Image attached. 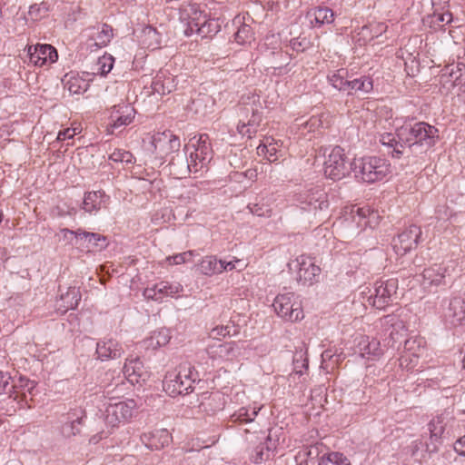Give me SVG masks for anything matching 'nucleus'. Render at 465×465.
Instances as JSON below:
<instances>
[{"label": "nucleus", "instance_id": "nucleus-1", "mask_svg": "<svg viewBox=\"0 0 465 465\" xmlns=\"http://www.w3.org/2000/svg\"><path fill=\"white\" fill-rule=\"evenodd\" d=\"M397 138L404 142L405 148L411 152L415 147L425 150L433 146L439 139V130L425 122H419L412 125L401 127L396 134Z\"/></svg>", "mask_w": 465, "mask_h": 465}, {"label": "nucleus", "instance_id": "nucleus-2", "mask_svg": "<svg viewBox=\"0 0 465 465\" xmlns=\"http://www.w3.org/2000/svg\"><path fill=\"white\" fill-rule=\"evenodd\" d=\"M352 165L354 177L368 183L381 181L391 173L390 163L377 156L354 159Z\"/></svg>", "mask_w": 465, "mask_h": 465}, {"label": "nucleus", "instance_id": "nucleus-3", "mask_svg": "<svg viewBox=\"0 0 465 465\" xmlns=\"http://www.w3.org/2000/svg\"><path fill=\"white\" fill-rule=\"evenodd\" d=\"M198 374L191 364H182L179 370L169 371L163 381V390L172 397L187 394L197 380Z\"/></svg>", "mask_w": 465, "mask_h": 465}, {"label": "nucleus", "instance_id": "nucleus-4", "mask_svg": "<svg viewBox=\"0 0 465 465\" xmlns=\"http://www.w3.org/2000/svg\"><path fill=\"white\" fill-rule=\"evenodd\" d=\"M398 280L388 279L377 281L373 286V290H369L368 293L364 291L363 305L371 306L378 310H382L393 302L397 298Z\"/></svg>", "mask_w": 465, "mask_h": 465}, {"label": "nucleus", "instance_id": "nucleus-5", "mask_svg": "<svg viewBox=\"0 0 465 465\" xmlns=\"http://www.w3.org/2000/svg\"><path fill=\"white\" fill-rule=\"evenodd\" d=\"M184 152L191 167L194 169V173L203 171L213 157L208 134H203L198 138L195 136L192 138L190 143L185 145Z\"/></svg>", "mask_w": 465, "mask_h": 465}, {"label": "nucleus", "instance_id": "nucleus-6", "mask_svg": "<svg viewBox=\"0 0 465 465\" xmlns=\"http://www.w3.org/2000/svg\"><path fill=\"white\" fill-rule=\"evenodd\" d=\"M139 407L140 404L134 399H111L104 410V421L112 428L117 427L120 423L128 421Z\"/></svg>", "mask_w": 465, "mask_h": 465}, {"label": "nucleus", "instance_id": "nucleus-7", "mask_svg": "<svg viewBox=\"0 0 465 465\" xmlns=\"http://www.w3.org/2000/svg\"><path fill=\"white\" fill-rule=\"evenodd\" d=\"M353 172L352 162H350L340 146L332 148L324 162V173L331 180H341Z\"/></svg>", "mask_w": 465, "mask_h": 465}, {"label": "nucleus", "instance_id": "nucleus-8", "mask_svg": "<svg viewBox=\"0 0 465 465\" xmlns=\"http://www.w3.org/2000/svg\"><path fill=\"white\" fill-rule=\"evenodd\" d=\"M35 388V382L25 378H20L18 384H10V392L5 399L8 401L7 407L2 406L1 410L7 415H13L18 408L27 404V394L33 395Z\"/></svg>", "mask_w": 465, "mask_h": 465}, {"label": "nucleus", "instance_id": "nucleus-9", "mask_svg": "<svg viewBox=\"0 0 465 465\" xmlns=\"http://www.w3.org/2000/svg\"><path fill=\"white\" fill-rule=\"evenodd\" d=\"M291 271L296 272V281L302 285H312L316 282L321 273V268L315 264L314 259L301 255L288 263Z\"/></svg>", "mask_w": 465, "mask_h": 465}, {"label": "nucleus", "instance_id": "nucleus-10", "mask_svg": "<svg viewBox=\"0 0 465 465\" xmlns=\"http://www.w3.org/2000/svg\"><path fill=\"white\" fill-rule=\"evenodd\" d=\"M276 313L289 322H297L303 318L301 303L296 300L293 292L279 294L272 304Z\"/></svg>", "mask_w": 465, "mask_h": 465}, {"label": "nucleus", "instance_id": "nucleus-11", "mask_svg": "<svg viewBox=\"0 0 465 465\" xmlns=\"http://www.w3.org/2000/svg\"><path fill=\"white\" fill-rule=\"evenodd\" d=\"M238 114L240 116L237 124L238 134L242 137L252 138L256 134L262 121L258 106L255 104L240 105Z\"/></svg>", "mask_w": 465, "mask_h": 465}, {"label": "nucleus", "instance_id": "nucleus-12", "mask_svg": "<svg viewBox=\"0 0 465 465\" xmlns=\"http://www.w3.org/2000/svg\"><path fill=\"white\" fill-rule=\"evenodd\" d=\"M60 232L64 238H67V234L74 236V245L86 252H96L106 247V238L99 233L88 232L82 229L73 231L67 228L61 229Z\"/></svg>", "mask_w": 465, "mask_h": 465}, {"label": "nucleus", "instance_id": "nucleus-13", "mask_svg": "<svg viewBox=\"0 0 465 465\" xmlns=\"http://www.w3.org/2000/svg\"><path fill=\"white\" fill-rule=\"evenodd\" d=\"M297 201L302 210L313 213L314 216L329 207L327 193L320 187L312 188L300 193Z\"/></svg>", "mask_w": 465, "mask_h": 465}, {"label": "nucleus", "instance_id": "nucleus-14", "mask_svg": "<svg viewBox=\"0 0 465 465\" xmlns=\"http://www.w3.org/2000/svg\"><path fill=\"white\" fill-rule=\"evenodd\" d=\"M441 317L448 328L465 325V300L458 296L445 300Z\"/></svg>", "mask_w": 465, "mask_h": 465}, {"label": "nucleus", "instance_id": "nucleus-15", "mask_svg": "<svg viewBox=\"0 0 465 465\" xmlns=\"http://www.w3.org/2000/svg\"><path fill=\"white\" fill-rule=\"evenodd\" d=\"M135 115L134 108L129 104H120L111 107L109 122L106 126L109 134L121 132L122 129L130 124Z\"/></svg>", "mask_w": 465, "mask_h": 465}, {"label": "nucleus", "instance_id": "nucleus-16", "mask_svg": "<svg viewBox=\"0 0 465 465\" xmlns=\"http://www.w3.org/2000/svg\"><path fill=\"white\" fill-rule=\"evenodd\" d=\"M151 151L156 156L163 158L164 156L179 151L181 141L178 136L170 131L157 133L152 136L150 143Z\"/></svg>", "mask_w": 465, "mask_h": 465}, {"label": "nucleus", "instance_id": "nucleus-17", "mask_svg": "<svg viewBox=\"0 0 465 465\" xmlns=\"http://www.w3.org/2000/svg\"><path fill=\"white\" fill-rule=\"evenodd\" d=\"M183 292V286L178 282L161 281L153 287L143 290V295L147 300L162 302L164 297L178 298Z\"/></svg>", "mask_w": 465, "mask_h": 465}, {"label": "nucleus", "instance_id": "nucleus-18", "mask_svg": "<svg viewBox=\"0 0 465 465\" xmlns=\"http://www.w3.org/2000/svg\"><path fill=\"white\" fill-rule=\"evenodd\" d=\"M421 236V230L417 225H411L394 240L393 248L398 254L403 255L415 248Z\"/></svg>", "mask_w": 465, "mask_h": 465}, {"label": "nucleus", "instance_id": "nucleus-19", "mask_svg": "<svg viewBox=\"0 0 465 465\" xmlns=\"http://www.w3.org/2000/svg\"><path fill=\"white\" fill-rule=\"evenodd\" d=\"M206 353L213 361H232L241 354V348L234 341L213 343L206 348Z\"/></svg>", "mask_w": 465, "mask_h": 465}, {"label": "nucleus", "instance_id": "nucleus-20", "mask_svg": "<svg viewBox=\"0 0 465 465\" xmlns=\"http://www.w3.org/2000/svg\"><path fill=\"white\" fill-rule=\"evenodd\" d=\"M27 54L30 63L36 66L53 64L58 58L57 51L52 45L46 44L28 46Z\"/></svg>", "mask_w": 465, "mask_h": 465}, {"label": "nucleus", "instance_id": "nucleus-21", "mask_svg": "<svg viewBox=\"0 0 465 465\" xmlns=\"http://www.w3.org/2000/svg\"><path fill=\"white\" fill-rule=\"evenodd\" d=\"M205 16L206 15L203 14L197 4L183 5L180 7V19L187 25L184 34L187 36L193 35L194 27L204 21Z\"/></svg>", "mask_w": 465, "mask_h": 465}, {"label": "nucleus", "instance_id": "nucleus-22", "mask_svg": "<svg viewBox=\"0 0 465 465\" xmlns=\"http://www.w3.org/2000/svg\"><path fill=\"white\" fill-rule=\"evenodd\" d=\"M87 45L91 51L93 48L105 47L112 40L114 32L112 26L107 24L97 25L87 29Z\"/></svg>", "mask_w": 465, "mask_h": 465}, {"label": "nucleus", "instance_id": "nucleus-23", "mask_svg": "<svg viewBox=\"0 0 465 465\" xmlns=\"http://www.w3.org/2000/svg\"><path fill=\"white\" fill-rule=\"evenodd\" d=\"M123 353V346L116 340L110 338L104 339L97 342L96 354L102 361L118 359Z\"/></svg>", "mask_w": 465, "mask_h": 465}, {"label": "nucleus", "instance_id": "nucleus-24", "mask_svg": "<svg viewBox=\"0 0 465 465\" xmlns=\"http://www.w3.org/2000/svg\"><path fill=\"white\" fill-rule=\"evenodd\" d=\"M141 440L150 450H160L171 442L172 436L166 429H159L143 433Z\"/></svg>", "mask_w": 465, "mask_h": 465}, {"label": "nucleus", "instance_id": "nucleus-25", "mask_svg": "<svg viewBox=\"0 0 465 465\" xmlns=\"http://www.w3.org/2000/svg\"><path fill=\"white\" fill-rule=\"evenodd\" d=\"M358 351L361 357L375 360L383 353L380 341L375 338L361 336L357 344Z\"/></svg>", "mask_w": 465, "mask_h": 465}, {"label": "nucleus", "instance_id": "nucleus-26", "mask_svg": "<svg viewBox=\"0 0 465 465\" xmlns=\"http://www.w3.org/2000/svg\"><path fill=\"white\" fill-rule=\"evenodd\" d=\"M123 373L124 378L133 385L138 383L141 379L143 381L145 380L143 365L138 357L126 359L123 368Z\"/></svg>", "mask_w": 465, "mask_h": 465}, {"label": "nucleus", "instance_id": "nucleus-27", "mask_svg": "<svg viewBox=\"0 0 465 465\" xmlns=\"http://www.w3.org/2000/svg\"><path fill=\"white\" fill-rule=\"evenodd\" d=\"M314 27L331 25L334 21V12L328 6H316L310 9L306 15Z\"/></svg>", "mask_w": 465, "mask_h": 465}, {"label": "nucleus", "instance_id": "nucleus-28", "mask_svg": "<svg viewBox=\"0 0 465 465\" xmlns=\"http://www.w3.org/2000/svg\"><path fill=\"white\" fill-rule=\"evenodd\" d=\"M282 147V143L272 137H267L264 139V142L257 147V153L259 155L265 156L269 162L274 163L283 155Z\"/></svg>", "mask_w": 465, "mask_h": 465}, {"label": "nucleus", "instance_id": "nucleus-29", "mask_svg": "<svg viewBox=\"0 0 465 465\" xmlns=\"http://www.w3.org/2000/svg\"><path fill=\"white\" fill-rule=\"evenodd\" d=\"M108 196L103 191L88 192L84 197L83 209L90 214H95L106 204Z\"/></svg>", "mask_w": 465, "mask_h": 465}, {"label": "nucleus", "instance_id": "nucleus-30", "mask_svg": "<svg viewBox=\"0 0 465 465\" xmlns=\"http://www.w3.org/2000/svg\"><path fill=\"white\" fill-rule=\"evenodd\" d=\"M350 216L352 222L358 226H372L377 222L379 215L376 212L371 211L369 207H351Z\"/></svg>", "mask_w": 465, "mask_h": 465}, {"label": "nucleus", "instance_id": "nucleus-31", "mask_svg": "<svg viewBox=\"0 0 465 465\" xmlns=\"http://www.w3.org/2000/svg\"><path fill=\"white\" fill-rule=\"evenodd\" d=\"M422 341L420 339L411 338L407 339L404 341V354L400 358V366L401 368H409V363H406L410 355H412L414 358L419 359L420 356L424 351V347L422 345Z\"/></svg>", "mask_w": 465, "mask_h": 465}, {"label": "nucleus", "instance_id": "nucleus-32", "mask_svg": "<svg viewBox=\"0 0 465 465\" xmlns=\"http://www.w3.org/2000/svg\"><path fill=\"white\" fill-rule=\"evenodd\" d=\"M450 275L449 266L444 264H434L430 268L424 269L422 276L429 284L440 285L444 283V279Z\"/></svg>", "mask_w": 465, "mask_h": 465}, {"label": "nucleus", "instance_id": "nucleus-33", "mask_svg": "<svg viewBox=\"0 0 465 465\" xmlns=\"http://www.w3.org/2000/svg\"><path fill=\"white\" fill-rule=\"evenodd\" d=\"M170 165L173 174L177 178H185L191 173H194V169L191 167L188 157L185 154H177L172 157Z\"/></svg>", "mask_w": 465, "mask_h": 465}, {"label": "nucleus", "instance_id": "nucleus-34", "mask_svg": "<svg viewBox=\"0 0 465 465\" xmlns=\"http://www.w3.org/2000/svg\"><path fill=\"white\" fill-rule=\"evenodd\" d=\"M170 339V331L168 329H160L153 331L147 339L143 341V344L145 349L156 350L166 345Z\"/></svg>", "mask_w": 465, "mask_h": 465}, {"label": "nucleus", "instance_id": "nucleus-35", "mask_svg": "<svg viewBox=\"0 0 465 465\" xmlns=\"http://www.w3.org/2000/svg\"><path fill=\"white\" fill-rule=\"evenodd\" d=\"M60 301L62 304L59 305V309H62L64 312L75 309L81 301L79 289L76 287H69L65 293L61 294Z\"/></svg>", "mask_w": 465, "mask_h": 465}, {"label": "nucleus", "instance_id": "nucleus-36", "mask_svg": "<svg viewBox=\"0 0 465 465\" xmlns=\"http://www.w3.org/2000/svg\"><path fill=\"white\" fill-rule=\"evenodd\" d=\"M222 263L213 255L203 257L198 264L200 272L206 276H213L221 273Z\"/></svg>", "mask_w": 465, "mask_h": 465}, {"label": "nucleus", "instance_id": "nucleus-37", "mask_svg": "<svg viewBox=\"0 0 465 465\" xmlns=\"http://www.w3.org/2000/svg\"><path fill=\"white\" fill-rule=\"evenodd\" d=\"M447 417L444 414L438 415L432 419L429 424L428 429L430 431V440L438 444L440 439L444 432L445 426L447 424Z\"/></svg>", "mask_w": 465, "mask_h": 465}, {"label": "nucleus", "instance_id": "nucleus-38", "mask_svg": "<svg viewBox=\"0 0 465 465\" xmlns=\"http://www.w3.org/2000/svg\"><path fill=\"white\" fill-rule=\"evenodd\" d=\"M411 450L412 456L424 459L426 454H431L438 450V444L431 440L423 442L421 440H418L411 442Z\"/></svg>", "mask_w": 465, "mask_h": 465}, {"label": "nucleus", "instance_id": "nucleus-39", "mask_svg": "<svg viewBox=\"0 0 465 465\" xmlns=\"http://www.w3.org/2000/svg\"><path fill=\"white\" fill-rule=\"evenodd\" d=\"M83 414V411H79ZM84 415H77L76 413H69L68 420L62 426V433L65 437H72L80 432V426L82 424Z\"/></svg>", "mask_w": 465, "mask_h": 465}, {"label": "nucleus", "instance_id": "nucleus-40", "mask_svg": "<svg viewBox=\"0 0 465 465\" xmlns=\"http://www.w3.org/2000/svg\"><path fill=\"white\" fill-rule=\"evenodd\" d=\"M380 142L388 147H391L393 150L391 154L393 157L400 158L401 155L403 154L405 144L404 142L401 141L399 138L396 139L395 134H383L381 135Z\"/></svg>", "mask_w": 465, "mask_h": 465}, {"label": "nucleus", "instance_id": "nucleus-41", "mask_svg": "<svg viewBox=\"0 0 465 465\" xmlns=\"http://www.w3.org/2000/svg\"><path fill=\"white\" fill-rule=\"evenodd\" d=\"M261 407H252L251 409L242 407L234 412L231 419L233 422L248 423L252 422L257 416Z\"/></svg>", "mask_w": 465, "mask_h": 465}, {"label": "nucleus", "instance_id": "nucleus-42", "mask_svg": "<svg viewBox=\"0 0 465 465\" xmlns=\"http://www.w3.org/2000/svg\"><path fill=\"white\" fill-rule=\"evenodd\" d=\"M347 72L344 69H340L328 75L329 83L337 90L347 92L350 83L346 79Z\"/></svg>", "mask_w": 465, "mask_h": 465}, {"label": "nucleus", "instance_id": "nucleus-43", "mask_svg": "<svg viewBox=\"0 0 465 465\" xmlns=\"http://www.w3.org/2000/svg\"><path fill=\"white\" fill-rule=\"evenodd\" d=\"M350 85L347 94H351L352 91L370 93L373 88L372 80L368 76H361L353 80H349Z\"/></svg>", "mask_w": 465, "mask_h": 465}, {"label": "nucleus", "instance_id": "nucleus-44", "mask_svg": "<svg viewBox=\"0 0 465 465\" xmlns=\"http://www.w3.org/2000/svg\"><path fill=\"white\" fill-rule=\"evenodd\" d=\"M218 27L219 25L214 20H207L205 16L204 21L194 27L193 34L196 33L202 38L210 37L218 32Z\"/></svg>", "mask_w": 465, "mask_h": 465}, {"label": "nucleus", "instance_id": "nucleus-45", "mask_svg": "<svg viewBox=\"0 0 465 465\" xmlns=\"http://www.w3.org/2000/svg\"><path fill=\"white\" fill-rule=\"evenodd\" d=\"M143 43L152 50L159 48L161 44L160 35L155 28L147 26L143 29Z\"/></svg>", "mask_w": 465, "mask_h": 465}, {"label": "nucleus", "instance_id": "nucleus-46", "mask_svg": "<svg viewBox=\"0 0 465 465\" xmlns=\"http://www.w3.org/2000/svg\"><path fill=\"white\" fill-rule=\"evenodd\" d=\"M152 88L154 93H157L161 95L169 94L173 88V79H163V74H157L152 83Z\"/></svg>", "mask_w": 465, "mask_h": 465}, {"label": "nucleus", "instance_id": "nucleus-47", "mask_svg": "<svg viewBox=\"0 0 465 465\" xmlns=\"http://www.w3.org/2000/svg\"><path fill=\"white\" fill-rule=\"evenodd\" d=\"M405 331V326L401 321L393 322L389 332L390 341L388 345L394 347L395 343L401 342V339L404 337Z\"/></svg>", "mask_w": 465, "mask_h": 465}, {"label": "nucleus", "instance_id": "nucleus-48", "mask_svg": "<svg viewBox=\"0 0 465 465\" xmlns=\"http://www.w3.org/2000/svg\"><path fill=\"white\" fill-rule=\"evenodd\" d=\"M318 465H351L343 454L331 452L321 458Z\"/></svg>", "mask_w": 465, "mask_h": 465}, {"label": "nucleus", "instance_id": "nucleus-49", "mask_svg": "<svg viewBox=\"0 0 465 465\" xmlns=\"http://www.w3.org/2000/svg\"><path fill=\"white\" fill-rule=\"evenodd\" d=\"M114 58L111 54H104L98 58L94 71L95 74L106 75L114 67Z\"/></svg>", "mask_w": 465, "mask_h": 465}, {"label": "nucleus", "instance_id": "nucleus-50", "mask_svg": "<svg viewBox=\"0 0 465 465\" xmlns=\"http://www.w3.org/2000/svg\"><path fill=\"white\" fill-rule=\"evenodd\" d=\"M271 450L266 443H260L252 450L251 460L254 463H260L270 458Z\"/></svg>", "mask_w": 465, "mask_h": 465}, {"label": "nucleus", "instance_id": "nucleus-51", "mask_svg": "<svg viewBox=\"0 0 465 465\" xmlns=\"http://www.w3.org/2000/svg\"><path fill=\"white\" fill-rule=\"evenodd\" d=\"M235 41L239 45H245L251 43L253 39V32L250 25L243 24L242 25L234 35Z\"/></svg>", "mask_w": 465, "mask_h": 465}, {"label": "nucleus", "instance_id": "nucleus-52", "mask_svg": "<svg viewBox=\"0 0 465 465\" xmlns=\"http://www.w3.org/2000/svg\"><path fill=\"white\" fill-rule=\"evenodd\" d=\"M465 68V64L463 63H458L456 64H450L444 68V74H448L450 77H454L453 84H456L460 82H462L461 78V71Z\"/></svg>", "mask_w": 465, "mask_h": 465}, {"label": "nucleus", "instance_id": "nucleus-53", "mask_svg": "<svg viewBox=\"0 0 465 465\" xmlns=\"http://www.w3.org/2000/svg\"><path fill=\"white\" fill-rule=\"evenodd\" d=\"M452 21V14L447 11H433L431 15V23L438 26L448 25Z\"/></svg>", "mask_w": 465, "mask_h": 465}, {"label": "nucleus", "instance_id": "nucleus-54", "mask_svg": "<svg viewBox=\"0 0 465 465\" xmlns=\"http://www.w3.org/2000/svg\"><path fill=\"white\" fill-rule=\"evenodd\" d=\"M238 333V330L232 326H217L212 329L210 336L213 339H219V337L233 336Z\"/></svg>", "mask_w": 465, "mask_h": 465}, {"label": "nucleus", "instance_id": "nucleus-55", "mask_svg": "<svg viewBox=\"0 0 465 465\" xmlns=\"http://www.w3.org/2000/svg\"><path fill=\"white\" fill-rule=\"evenodd\" d=\"M109 159L115 163H132L134 156L133 154L122 149H115L109 156Z\"/></svg>", "mask_w": 465, "mask_h": 465}, {"label": "nucleus", "instance_id": "nucleus-56", "mask_svg": "<svg viewBox=\"0 0 465 465\" xmlns=\"http://www.w3.org/2000/svg\"><path fill=\"white\" fill-rule=\"evenodd\" d=\"M68 90L72 94H81L87 90L88 84L79 78H70L67 82Z\"/></svg>", "mask_w": 465, "mask_h": 465}, {"label": "nucleus", "instance_id": "nucleus-57", "mask_svg": "<svg viewBox=\"0 0 465 465\" xmlns=\"http://www.w3.org/2000/svg\"><path fill=\"white\" fill-rule=\"evenodd\" d=\"M299 125L308 132H314L323 126V122L319 116H312L309 120L299 124Z\"/></svg>", "mask_w": 465, "mask_h": 465}, {"label": "nucleus", "instance_id": "nucleus-58", "mask_svg": "<svg viewBox=\"0 0 465 465\" xmlns=\"http://www.w3.org/2000/svg\"><path fill=\"white\" fill-rule=\"evenodd\" d=\"M192 256H193V252L189 251V252H184L178 253V254H175L173 256H169V257H167V261L169 262L170 264L178 265V264H182V263L188 262Z\"/></svg>", "mask_w": 465, "mask_h": 465}, {"label": "nucleus", "instance_id": "nucleus-59", "mask_svg": "<svg viewBox=\"0 0 465 465\" xmlns=\"http://www.w3.org/2000/svg\"><path fill=\"white\" fill-rule=\"evenodd\" d=\"M248 208L250 212L257 216H269L271 209L268 206L260 203H249Z\"/></svg>", "mask_w": 465, "mask_h": 465}, {"label": "nucleus", "instance_id": "nucleus-60", "mask_svg": "<svg viewBox=\"0 0 465 465\" xmlns=\"http://www.w3.org/2000/svg\"><path fill=\"white\" fill-rule=\"evenodd\" d=\"M11 376L7 372L0 371V395L10 392Z\"/></svg>", "mask_w": 465, "mask_h": 465}, {"label": "nucleus", "instance_id": "nucleus-61", "mask_svg": "<svg viewBox=\"0 0 465 465\" xmlns=\"http://www.w3.org/2000/svg\"><path fill=\"white\" fill-rule=\"evenodd\" d=\"M308 368L307 360L303 359V353L301 351L297 353L294 357V373L298 375H302V371L299 370V368Z\"/></svg>", "mask_w": 465, "mask_h": 465}, {"label": "nucleus", "instance_id": "nucleus-62", "mask_svg": "<svg viewBox=\"0 0 465 465\" xmlns=\"http://www.w3.org/2000/svg\"><path fill=\"white\" fill-rule=\"evenodd\" d=\"M42 11L43 13L47 12V7L44 3H42L41 5H31L29 9V15L31 16H35V18H37L38 16H42Z\"/></svg>", "mask_w": 465, "mask_h": 465}, {"label": "nucleus", "instance_id": "nucleus-63", "mask_svg": "<svg viewBox=\"0 0 465 465\" xmlns=\"http://www.w3.org/2000/svg\"><path fill=\"white\" fill-rule=\"evenodd\" d=\"M74 136H75V130H71L70 128H66L58 133L56 139L58 141H65V140L73 139Z\"/></svg>", "mask_w": 465, "mask_h": 465}, {"label": "nucleus", "instance_id": "nucleus-64", "mask_svg": "<svg viewBox=\"0 0 465 465\" xmlns=\"http://www.w3.org/2000/svg\"><path fill=\"white\" fill-rule=\"evenodd\" d=\"M454 450L460 455L465 456V435L455 442Z\"/></svg>", "mask_w": 465, "mask_h": 465}]
</instances>
